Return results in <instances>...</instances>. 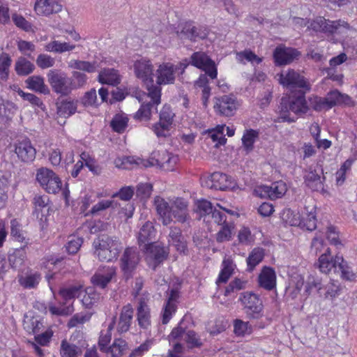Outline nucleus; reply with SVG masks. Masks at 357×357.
Returning a JSON list of instances; mask_svg holds the SVG:
<instances>
[{"label":"nucleus","instance_id":"7","mask_svg":"<svg viewBox=\"0 0 357 357\" xmlns=\"http://www.w3.org/2000/svg\"><path fill=\"white\" fill-rule=\"evenodd\" d=\"M307 27L314 31L328 33H341L349 29V24L344 21H330L322 17H317Z\"/></svg>","mask_w":357,"mask_h":357},{"label":"nucleus","instance_id":"18","mask_svg":"<svg viewBox=\"0 0 357 357\" xmlns=\"http://www.w3.org/2000/svg\"><path fill=\"white\" fill-rule=\"evenodd\" d=\"M343 262L342 256L337 255L334 259L331 257V249L326 248L319 257L317 266L319 271L325 274H328L332 271L337 272V268L340 264Z\"/></svg>","mask_w":357,"mask_h":357},{"label":"nucleus","instance_id":"42","mask_svg":"<svg viewBox=\"0 0 357 357\" xmlns=\"http://www.w3.org/2000/svg\"><path fill=\"white\" fill-rule=\"evenodd\" d=\"M82 289V285H72L62 287L59 289V294L66 302L78 297Z\"/></svg>","mask_w":357,"mask_h":357},{"label":"nucleus","instance_id":"15","mask_svg":"<svg viewBox=\"0 0 357 357\" xmlns=\"http://www.w3.org/2000/svg\"><path fill=\"white\" fill-rule=\"evenodd\" d=\"M177 37L181 40L188 39L196 41L204 39L208 35V30L205 27L197 26L192 22H185L180 26V30L176 31Z\"/></svg>","mask_w":357,"mask_h":357},{"label":"nucleus","instance_id":"19","mask_svg":"<svg viewBox=\"0 0 357 357\" xmlns=\"http://www.w3.org/2000/svg\"><path fill=\"white\" fill-rule=\"evenodd\" d=\"M171 215L178 222L185 223L190 220L188 202L181 197L171 199Z\"/></svg>","mask_w":357,"mask_h":357},{"label":"nucleus","instance_id":"61","mask_svg":"<svg viewBox=\"0 0 357 357\" xmlns=\"http://www.w3.org/2000/svg\"><path fill=\"white\" fill-rule=\"evenodd\" d=\"M83 243L82 238L76 236H70L66 245V250L70 254H75Z\"/></svg>","mask_w":357,"mask_h":357},{"label":"nucleus","instance_id":"17","mask_svg":"<svg viewBox=\"0 0 357 357\" xmlns=\"http://www.w3.org/2000/svg\"><path fill=\"white\" fill-rule=\"evenodd\" d=\"M149 301V294H143L139 297L137 306V321L139 326L143 329H148L151 324Z\"/></svg>","mask_w":357,"mask_h":357},{"label":"nucleus","instance_id":"16","mask_svg":"<svg viewBox=\"0 0 357 357\" xmlns=\"http://www.w3.org/2000/svg\"><path fill=\"white\" fill-rule=\"evenodd\" d=\"M191 64L202 70L211 78L217 77L218 71L215 64L204 52H195L191 56Z\"/></svg>","mask_w":357,"mask_h":357},{"label":"nucleus","instance_id":"36","mask_svg":"<svg viewBox=\"0 0 357 357\" xmlns=\"http://www.w3.org/2000/svg\"><path fill=\"white\" fill-rule=\"evenodd\" d=\"M77 111V102L71 100H64L57 104V114L64 118L69 117Z\"/></svg>","mask_w":357,"mask_h":357},{"label":"nucleus","instance_id":"51","mask_svg":"<svg viewBox=\"0 0 357 357\" xmlns=\"http://www.w3.org/2000/svg\"><path fill=\"white\" fill-rule=\"evenodd\" d=\"M10 234L15 241L24 245L28 244L29 239H26L25 233L21 229V225L16 220H12L10 222Z\"/></svg>","mask_w":357,"mask_h":357},{"label":"nucleus","instance_id":"62","mask_svg":"<svg viewBox=\"0 0 357 357\" xmlns=\"http://www.w3.org/2000/svg\"><path fill=\"white\" fill-rule=\"evenodd\" d=\"M40 280V275L34 273L22 278L20 280V282L24 287L30 289L36 287L38 284Z\"/></svg>","mask_w":357,"mask_h":357},{"label":"nucleus","instance_id":"32","mask_svg":"<svg viewBox=\"0 0 357 357\" xmlns=\"http://www.w3.org/2000/svg\"><path fill=\"white\" fill-rule=\"evenodd\" d=\"M25 83L30 90L34 91L43 94H49L50 89L45 84L44 78L40 75H33L29 77Z\"/></svg>","mask_w":357,"mask_h":357},{"label":"nucleus","instance_id":"47","mask_svg":"<svg viewBox=\"0 0 357 357\" xmlns=\"http://www.w3.org/2000/svg\"><path fill=\"white\" fill-rule=\"evenodd\" d=\"M128 118L125 114H116L112 119L110 126L116 132H123L128 126Z\"/></svg>","mask_w":357,"mask_h":357},{"label":"nucleus","instance_id":"12","mask_svg":"<svg viewBox=\"0 0 357 357\" xmlns=\"http://www.w3.org/2000/svg\"><path fill=\"white\" fill-rule=\"evenodd\" d=\"M139 254L136 248H127L124 250L120 259V267L127 279L132 277V273L139 264Z\"/></svg>","mask_w":357,"mask_h":357},{"label":"nucleus","instance_id":"9","mask_svg":"<svg viewBox=\"0 0 357 357\" xmlns=\"http://www.w3.org/2000/svg\"><path fill=\"white\" fill-rule=\"evenodd\" d=\"M240 104L236 98L231 95H223L214 98L213 109L216 114L222 116H232Z\"/></svg>","mask_w":357,"mask_h":357},{"label":"nucleus","instance_id":"34","mask_svg":"<svg viewBox=\"0 0 357 357\" xmlns=\"http://www.w3.org/2000/svg\"><path fill=\"white\" fill-rule=\"evenodd\" d=\"M155 236V230L153 223L148 221L141 227L138 234V242L140 245L144 244V246L151 244V241Z\"/></svg>","mask_w":357,"mask_h":357},{"label":"nucleus","instance_id":"48","mask_svg":"<svg viewBox=\"0 0 357 357\" xmlns=\"http://www.w3.org/2000/svg\"><path fill=\"white\" fill-rule=\"evenodd\" d=\"M236 60L241 63L250 62L252 64H259L262 61V59L259 57L251 50H244L236 53Z\"/></svg>","mask_w":357,"mask_h":357},{"label":"nucleus","instance_id":"20","mask_svg":"<svg viewBox=\"0 0 357 357\" xmlns=\"http://www.w3.org/2000/svg\"><path fill=\"white\" fill-rule=\"evenodd\" d=\"M153 206L162 225H168L173 222L171 215V199H165L160 196L153 199Z\"/></svg>","mask_w":357,"mask_h":357},{"label":"nucleus","instance_id":"24","mask_svg":"<svg viewBox=\"0 0 357 357\" xmlns=\"http://www.w3.org/2000/svg\"><path fill=\"white\" fill-rule=\"evenodd\" d=\"M299 52L291 47L282 45L277 47L273 52V58L277 65H286L291 63L299 56Z\"/></svg>","mask_w":357,"mask_h":357},{"label":"nucleus","instance_id":"10","mask_svg":"<svg viewBox=\"0 0 357 357\" xmlns=\"http://www.w3.org/2000/svg\"><path fill=\"white\" fill-rule=\"evenodd\" d=\"M279 83L287 88H300L305 91L310 89V84L303 76L293 69L282 70L278 74Z\"/></svg>","mask_w":357,"mask_h":357},{"label":"nucleus","instance_id":"46","mask_svg":"<svg viewBox=\"0 0 357 357\" xmlns=\"http://www.w3.org/2000/svg\"><path fill=\"white\" fill-rule=\"evenodd\" d=\"M35 69V66L25 58H20L15 63V70L17 75L25 76L31 74Z\"/></svg>","mask_w":357,"mask_h":357},{"label":"nucleus","instance_id":"37","mask_svg":"<svg viewBox=\"0 0 357 357\" xmlns=\"http://www.w3.org/2000/svg\"><path fill=\"white\" fill-rule=\"evenodd\" d=\"M75 48V45L66 42H60L59 40H52L45 45V49L47 52L55 53H63L72 51Z\"/></svg>","mask_w":357,"mask_h":357},{"label":"nucleus","instance_id":"6","mask_svg":"<svg viewBox=\"0 0 357 357\" xmlns=\"http://www.w3.org/2000/svg\"><path fill=\"white\" fill-rule=\"evenodd\" d=\"M182 66L174 65L170 62H163L156 66V70L153 75L155 77L156 84L155 85L172 84L178 75V70Z\"/></svg>","mask_w":357,"mask_h":357},{"label":"nucleus","instance_id":"49","mask_svg":"<svg viewBox=\"0 0 357 357\" xmlns=\"http://www.w3.org/2000/svg\"><path fill=\"white\" fill-rule=\"evenodd\" d=\"M269 188V199H276L281 198L284 195L287 190V185L284 182L280 181L273 183Z\"/></svg>","mask_w":357,"mask_h":357},{"label":"nucleus","instance_id":"11","mask_svg":"<svg viewBox=\"0 0 357 357\" xmlns=\"http://www.w3.org/2000/svg\"><path fill=\"white\" fill-rule=\"evenodd\" d=\"M161 96L159 102H156L155 98L147 93H144L142 96L139 98V101L142 102L139 109L134 114V119L139 121H149L151 120L152 113L157 112V107L160 103Z\"/></svg>","mask_w":357,"mask_h":357},{"label":"nucleus","instance_id":"38","mask_svg":"<svg viewBox=\"0 0 357 357\" xmlns=\"http://www.w3.org/2000/svg\"><path fill=\"white\" fill-rule=\"evenodd\" d=\"M326 99L328 103V108L329 109L337 104H348L350 101V97L349 96L342 94L337 90L329 92Z\"/></svg>","mask_w":357,"mask_h":357},{"label":"nucleus","instance_id":"50","mask_svg":"<svg viewBox=\"0 0 357 357\" xmlns=\"http://www.w3.org/2000/svg\"><path fill=\"white\" fill-rule=\"evenodd\" d=\"M126 347V343L121 339L115 340L109 348L105 349L107 357H121Z\"/></svg>","mask_w":357,"mask_h":357},{"label":"nucleus","instance_id":"30","mask_svg":"<svg viewBox=\"0 0 357 357\" xmlns=\"http://www.w3.org/2000/svg\"><path fill=\"white\" fill-rule=\"evenodd\" d=\"M305 183L314 191H323L324 190L325 177L321 176L317 170H310L305 175Z\"/></svg>","mask_w":357,"mask_h":357},{"label":"nucleus","instance_id":"3","mask_svg":"<svg viewBox=\"0 0 357 357\" xmlns=\"http://www.w3.org/2000/svg\"><path fill=\"white\" fill-rule=\"evenodd\" d=\"M95 254L100 261L116 259L123 246L121 243L112 237L102 236L93 241Z\"/></svg>","mask_w":357,"mask_h":357},{"label":"nucleus","instance_id":"41","mask_svg":"<svg viewBox=\"0 0 357 357\" xmlns=\"http://www.w3.org/2000/svg\"><path fill=\"white\" fill-rule=\"evenodd\" d=\"M259 137V132L256 130H246L242 137V144L247 152H250L254 149V144Z\"/></svg>","mask_w":357,"mask_h":357},{"label":"nucleus","instance_id":"27","mask_svg":"<svg viewBox=\"0 0 357 357\" xmlns=\"http://www.w3.org/2000/svg\"><path fill=\"white\" fill-rule=\"evenodd\" d=\"M133 308L130 303L122 307L117 325L118 332L122 333L129 330L133 318Z\"/></svg>","mask_w":357,"mask_h":357},{"label":"nucleus","instance_id":"40","mask_svg":"<svg viewBox=\"0 0 357 357\" xmlns=\"http://www.w3.org/2000/svg\"><path fill=\"white\" fill-rule=\"evenodd\" d=\"M222 270L217 280V283H225L232 275L235 265L229 258H225L222 264Z\"/></svg>","mask_w":357,"mask_h":357},{"label":"nucleus","instance_id":"31","mask_svg":"<svg viewBox=\"0 0 357 357\" xmlns=\"http://www.w3.org/2000/svg\"><path fill=\"white\" fill-rule=\"evenodd\" d=\"M98 81L102 84L116 86L121 82V75L114 68H104L99 73Z\"/></svg>","mask_w":357,"mask_h":357},{"label":"nucleus","instance_id":"23","mask_svg":"<svg viewBox=\"0 0 357 357\" xmlns=\"http://www.w3.org/2000/svg\"><path fill=\"white\" fill-rule=\"evenodd\" d=\"M146 261L149 266L155 269L167 257V253L162 247L151 243L144 246Z\"/></svg>","mask_w":357,"mask_h":357},{"label":"nucleus","instance_id":"55","mask_svg":"<svg viewBox=\"0 0 357 357\" xmlns=\"http://www.w3.org/2000/svg\"><path fill=\"white\" fill-rule=\"evenodd\" d=\"M12 20L15 25L24 31L29 32L33 31L31 24L28 22L22 15L17 13L12 14Z\"/></svg>","mask_w":357,"mask_h":357},{"label":"nucleus","instance_id":"14","mask_svg":"<svg viewBox=\"0 0 357 357\" xmlns=\"http://www.w3.org/2000/svg\"><path fill=\"white\" fill-rule=\"evenodd\" d=\"M14 152L18 160L25 164H30L34 161L36 155V149L31 140L24 138L17 141L14 145Z\"/></svg>","mask_w":357,"mask_h":357},{"label":"nucleus","instance_id":"5","mask_svg":"<svg viewBox=\"0 0 357 357\" xmlns=\"http://www.w3.org/2000/svg\"><path fill=\"white\" fill-rule=\"evenodd\" d=\"M36 179L42 188L48 193L56 194L61 189V178L55 172L47 167L37 169Z\"/></svg>","mask_w":357,"mask_h":357},{"label":"nucleus","instance_id":"29","mask_svg":"<svg viewBox=\"0 0 357 357\" xmlns=\"http://www.w3.org/2000/svg\"><path fill=\"white\" fill-rule=\"evenodd\" d=\"M260 287L266 290H272L276 286V275L275 271L269 267H264L259 275Z\"/></svg>","mask_w":357,"mask_h":357},{"label":"nucleus","instance_id":"57","mask_svg":"<svg viewBox=\"0 0 357 357\" xmlns=\"http://www.w3.org/2000/svg\"><path fill=\"white\" fill-rule=\"evenodd\" d=\"M264 250L261 248H255L250 254L247 262L249 267L253 268L259 264L264 258Z\"/></svg>","mask_w":357,"mask_h":357},{"label":"nucleus","instance_id":"53","mask_svg":"<svg viewBox=\"0 0 357 357\" xmlns=\"http://www.w3.org/2000/svg\"><path fill=\"white\" fill-rule=\"evenodd\" d=\"M234 331L238 336H245L252 333V327L248 321L236 319L234 321Z\"/></svg>","mask_w":357,"mask_h":357},{"label":"nucleus","instance_id":"8","mask_svg":"<svg viewBox=\"0 0 357 357\" xmlns=\"http://www.w3.org/2000/svg\"><path fill=\"white\" fill-rule=\"evenodd\" d=\"M174 113L170 106L165 105L160 112L159 122L152 126L153 132L158 137H166L170 135L173 127Z\"/></svg>","mask_w":357,"mask_h":357},{"label":"nucleus","instance_id":"52","mask_svg":"<svg viewBox=\"0 0 357 357\" xmlns=\"http://www.w3.org/2000/svg\"><path fill=\"white\" fill-rule=\"evenodd\" d=\"M225 128V126H218L215 130L210 131L208 133V137L213 142H215V147L224 145L227 142V139L223 135Z\"/></svg>","mask_w":357,"mask_h":357},{"label":"nucleus","instance_id":"26","mask_svg":"<svg viewBox=\"0 0 357 357\" xmlns=\"http://www.w3.org/2000/svg\"><path fill=\"white\" fill-rule=\"evenodd\" d=\"M61 5L56 0H36L34 10L38 15H50L61 10Z\"/></svg>","mask_w":357,"mask_h":357},{"label":"nucleus","instance_id":"63","mask_svg":"<svg viewBox=\"0 0 357 357\" xmlns=\"http://www.w3.org/2000/svg\"><path fill=\"white\" fill-rule=\"evenodd\" d=\"M82 103L85 107H96L98 105L96 91L94 89L85 93L82 98Z\"/></svg>","mask_w":357,"mask_h":357},{"label":"nucleus","instance_id":"2","mask_svg":"<svg viewBox=\"0 0 357 357\" xmlns=\"http://www.w3.org/2000/svg\"><path fill=\"white\" fill-rule=\"evenodd\" d=\"M278 109L279 119L282 121L294 122L296 117L292 116L291 113L296 116L305 114L308 110V107L304 94H301L297 97L282 98Z\"/></svg>","mask_w":357,"mask_h":357},{"label":"nucleus","instance_id":"39","mask_svg":"<svg viewBox=\"0 0 357 357\" xmlns=\"http://www.w3.org/2000/svg\"><path fill=\"white\" fill-rule=\"evenodd\" d=\"M100 299V294L95 290L93 287H88L85 290V294L82 299V303L86 307L91 308L98 303Z\"/></svg>","mask_w":357,"mask_h":357},{"label":"nucleus","instance_id":"4","mask_svg":"<svg viewBox=\"0 0 357 357\" xmlns=\"http://www.w3.org/2000/svg\"><path fill=\"white\" fill-rule=\"evenodd\" d=\"M47 81L54 92L61 96L68 95L73 89V84L66 73L53 69L47 73Z\"/></svg>","mask_w":357,"mask_h":357},{"label":"nucleus","instance_id":"33","mask_svg":"<svg viewBox=\"0 0 357 357\" xmlns=\"http://www.w3.org/2000/svg\"><path fill=\"white\" fill-rule=\"evenodd\" d=\"M169 245L174 246L178 252H183L186 248V243L178 227H171L168 236Z\"/></svg>","mask_w":357,"mask_h":357},{"label":"nucleus","instance_id":"25","mask_svg":"<svg viewBox=\"0 0 357 357\" xmlns=\"http://www.w3.org/2000/svg\"><path fill=\"white\" fill-rule=\"evenodd\" d=\"M204 185L211 189L225 190L231 187V181L227 174L214 172L206 179Z\"/></svg>","mask_w":357,"mask_h":357},{"label":"nucleus","instance_id":"43","mask_svg":"<svg viewBox=\"0 0 357 357\" xmlns=\"http://www.w3.org/2000/svg\"><path fill=\"white\" fill-rule=\"evenodd\" d=\"M60 353L61 357H80L82 349L66 340H63L61 344Z\"/></svg>","mask_w":357,"mask_h":357},{"label":"nucleus","instance_id":"58","mask_svg":"<svg viewBox=\"0 0 357 357\" xmlns=\"http://www.w3.org/2000/svg\"><path fill=\"white\" fill-rule=\"evenodd\" d=\"M326 238L331 245H334L337 248H340L342 246V243L340 239L339 232L336 227L333 226L327 227Z\"/></svg>","mask_w":357,"mask_h":357},{"label":"nucleus","instance_id":"54","mask_svg":"<svg viewBox=\"0 0 357 357\" xmlns=\"http://www.w3.org/2000/svg\"><path fill=\"white\" fill-rule=\"evenodd\" d=\"M116 317H113L111 323L109 324L107 331H102L99 338L98 344L102 351H105L106 345L110 342L112 337L111 331L114 328Z\"/></svg>","mask_w":357,"mask_h":357},{"label":"nucleus","instance_id":"44","mask_svg":"<svg viewBox=\"0 0 357 357\" xmlns=\"http://www.w3.org/2000/svg\"><path fill=\"white\" fill-rule=\"evenodd\" d=\"M26 252L23 249L15 250L8 255L10 266L14 268H20L24 263Z\"/></svg>","mask_w":357,"mask_h":357},{"label":"nucleus","instance_id":"1","mask_svg":"<svg viewBox=\"0 0 357 357\" xmlns=\"http://www.w3.org/2000/svg\"><path fill=\"white\" fill-rule=\"evenodd\" d=\"M132 69L135 77L146 86L149 95L159 102L161 96V87L153 83V66L146 58H140L133 62Z\"/></svg>","mask_w":357,"mask_h":357},{"label":"nucleus","instance_id":"22","mask_svg":"<svg viewBox=\"0 0 357 357\" xmlns=\"http://www.w3.org/2000/svg\"><path fill=\"white\" fill-rule=\"evenodd\" d=\"M153 159L155 160V162H150L149 166L157 165L165 171H173L178 162L177 155L165 150L158 151L154 154Z\"/></svg>","mask_w":357,"mask_h":357},{"label":"nucleus","instance_id":"13","mask_svg":"<svg viewBox=\"0 0 357 357\" xmlns=\"http://www.w3.org/2000/svg\"><path fill=\"white\" fill-rule=\"evenodd\" d=\"M245 312L250 319H260L263 317V304L258 295L246 292L242 298Z\"/></svg>","mask_w":357,"mask_h":357},{"label":"nucleus","instance_id":"35","mask_svg":"<svg viewBox=\"0 0 357 357\" xmlns=\"http://www.w3.org/2000/svg\"><path fill=\"white\" fill-rule=\"evenodd\" d=\"M178 298V291L174 289L171 291L167 302L165 306L162 314V323L167 324L170 320L176 309V302Z\"/></svg>","mask_w":357,"mask_h":357},{"label":"nucleus","instance_id":"28","mask_svg":"<svg viewBox=\"0 0 357 357\" xmlns=\"http://www.w3.org/2000/svg\"><path fill=\"white\" fill-rule=\"evenodd\" d=\"M114 163L118 168L129 169L136 167H146L149 166L150 162L135 156H126L116 159Z\"/></svg>","mask_w":357,"mask_h":357},{"label":"nucleus","instance_id":"60","mask_svg":"<svg viewBox=\"0 0 357 357\" xmlns=\"http://www.w3.org/2000/svg\"><path fill=\"white\" fill-rule=\"evenodd\" d=\"M233 234V227L225 224L222 226V229L216 234V241L219 243L229 241L231 240Z\"/></svg>","mask_w":357,"mask_h":357},{"label":"nucleus","instance_id":"64","mask_svg":"<svg viewBox=\"0 0 357 357\" xmlns=\"http://www.w3.org/2000/svg\"><path fill=\"white\" fill-rule=\"evenodd\" d=\"M117 206V203L114 200H102L95 204L91 209V213L94 215L100 211L106 210L110 207L115 208Z\"/></svg>","mask_w":357,"mask_h":357},{"label":"nucleus","instance_id":"21","mask_svg":"<svg viewBox=\"0 0 357 357\" xmlns=\"http://www.w3.org/2000/svg\"><path fill=\"white\" fill-rule=\"evenodd\" d=\"M115 275V267L103 266L98 268L91 276V282L94 287L105 289Z\"/></svg>","mask_w":357,"mask_h":357},{"label":"nucleus","instance_id":"45","mask_svg":"<svg viewBox=\"0 0 357 357\" xmlns=\"http://www.w3.org/2000/svg\"><path fill=\"white\" fill-rule=\"evenodd\" d=\"M68 66L71 68L78 70H82L89 73H94L97 70L96 62H89L80 60H71Z\"/></svg>","mask_w":357,"mask_h":357},{"label":"nucleus","instance_id":"56","mask_svg":"<svg viewBox=\"0 0 357 357\" xmlns=\"http://www.w3.org/2000/svg\"><path fill=\"white\" fill-rule=\"evenodd\" d=\"M11 65V59L7 54L0 56V78L6 79L8 76L9 68Z\"/></svg>","mask_w":357,"mask_h":357},{"label":"nucleus","instance_id":"59","mask_svg":"<svg viewBox=\"0 0 357 357\" xmlns=\"http://www.w3.org/2000/svg\"><path fill=\"white\" fill-rule=\"evenodd\" d=\"M36 64L41 69H47L49 68H52L55 64L54 58L52 57L50 55L45 54H40L38 56L36 59Z\"/></svg>","mask_w":357,"mask_h":357}]
</instances>
